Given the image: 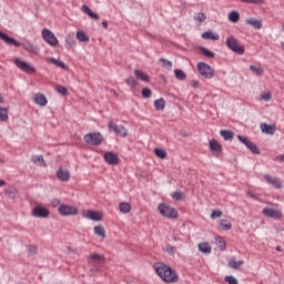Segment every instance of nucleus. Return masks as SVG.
<instances>
[{
  "label": "nucleus",
  "mask_w": 284,
  "mask_h": 284,
  "mask_svg": "<svg viewBox=\"0 0 284 284\" xmlns=\"http://www.w3.org/2000/svg\"><path fill=\"white\" fill-rule=\"evenodd\" d=\"M154 270L164 283H179V274L170 265L159 262L154 264Z\"/></svg>",
  "instance_id": "obj_1"
},
{
  "label": "nucleus",
  "mask_w": 284,
  "mask_h": 284,
  "mask_svg": "<svg viewBox=\"0 0 284 284\" xmlns=\"http://www.w3.org/2000/svg\"><path fill=\"white\" fill-rule=\"evenodd\" d=\"M158 210L161 216H164L165 219H179V212H176V209L170 206L169 204H159Z\"/></svg>",
  "instance_id": "obj_2"
},
{
  "label": "nucleus",
  "mask_w": 284,
  "mask_h": 284,
  "mask_svg": "<svg viewBox=\"0 0 284 284\" xmlns=\"http://www.w3.org/2000/svg\"><path fill=\"white\" fill-rule=\"evenodd\" d=\"M226 47L235 54H245V47H243L234 37H229L226 39Z\"/></svg>",
  "instance_id": "obj_3"
},
{
  "label": "nucleus",
  "mask_w": 284,
  "mask_h": 284,
  "mask_svg": "<svg viewBox=\"0 0 284 284\" xmlns=\"http://www.w3.org/2000/svg\"><path fill=\"white\" fill-rule=\"evenodd\" d=\"M84 141L88 145H101L103 143V135L100 132H91L84 135Z\"/></svg>",
  "instance_id": "obj_4"
},
{
  "label": "nucleus",
  "mask_w": 284,
  "mask_h": 284,
  "mask_svg": "<svg viewBox=\"0 0 284 284\" xmlns=\"http://www.w3.org/2000/svg\"><path fill=\"white\" fill-rule=\"evenodd\" d=\"M197 72L201 74V77H204V79H213L214 77V69L205 62L197 63Z\"/></svg>",
  "instance_id": "obj_5"
},
{
  "label": "nucleus",
  "mask_w": 284,
  "mask_h": 284,
  "mask_svg": "<svg viewBox=\"0 0 284 284\" xmlns=\"http://www.w3.org/2000/svg\"><path fill=\"white\" fill-rule=\"evenodd\" d=\"M58 212L61 216H77L79 214V210H77V207L68 204H61L58 207Z\"/></svg>",
  "instance_id": "obj_6"
},
{
  "label": "nucleus",
  "mask_w": 284,
  "mask_h": 284,
  "mask_svg": "<svg viewBox=\"0 0 284 284\" xmlns=\"http://www.w3.org/2000/svg\"><path fill=\"white\" fill-rule=\"evenodd\" d=\"M42 38L45 42L49 43L52 48L59 45V39H57V36H54L50 29H43L42 30Z\"/></svg>",
  "instance_id": "obj_7"
},
{
  "label": "nucleus",
  "mask_w": 284,
  "mask_h": 284,
  "mask_svg": "<svg viewBox=\"0 0 284 284\" xmlns=\"http://www.w3.org/2000/svg\"><path fill=\"white\" fill-rule=\"evenodd\" d=\"M14 63L17 68L22 70V72H27V74H34L37 72V69H34V67H31L30 64H28V62L20 60L19 58L14 60Z\"/></svg>",
  "instance_id": "obj_8"
},
{
  "label": "nucleus",
  "mask_w": 284,
  "mask_h": 284,
  "mask_svg": "<svg viewBox=\"0 0 284 284\" xmlns=\"http://www.w3.org/2000/svg\"><path fill=\"white\" fill-rule=\"evenodd\" d=\"M109 130L112 132H115L118 136L125 138L128 136V129L123 125H118L116 123H113L112 121L109 122L108 124Z\"/></svg>",
  "instance_id": "obj_9"
},
{
  "label": "nucleus",
  "mask_w": 284,
  "mask_h": 284,
  "mask_svg": "<svg viewBox=\"0 0 284 284\" xmlns=\"http://www.w3.org/2000/svg\"><path fill=\"white\" fill-rule=\"evenodd\" d=\"M262 214H264V216H267L268 219H281V216H283V213L281 211L270 207L263 209Z\"/></svg>",
  "instance_id": "obj_10"
},
{
  "label": "nucleus",
  "mask_w": 284,
  "mask_h": 284,
  "mask_svg": "<svg viewBox=\"0 0 284 284\" xmlns=\"http://www.w3.org/2000/svg\"><path fill=\"white\" fill-rule=\"evenodd\" d=\"M32 214L38 219H48V216H50V211L43 206H36Z\"/></svg>",
  "instance_id": "obj_11"
},
{
  "label": "nucleus",
  "mask_w": 284,
  "mask_h": 284,
  "mask_svg": "<svg viewBox=\"0 0 284 284\" xmlns=\"http://www.w3.org/2000/svg\"><path fill=\"white\" fill-rule=\"evenodd\" d=\"M264 179H265L266 183H268L270 185H273V187H275V190L283 189V182H281L278 180V178H274L270 174H265Z\"/></svg>",
  "instance_id": "obj_12"
},
{
  "label": "nucleus",
  "mask_w": 284,
  "mask_h": 284,
  "mask_svg": "<svg viewBox=\"0 0 284 284\" xmlns=\"http://www.w3.org/2000/svg\"><path fill=\"white\" fill-rule=\"evenodd\" d=\"M104 161L109 165H119V155L114 152H106L104 153Z\"/></svg>",
  "instance_id": "obj_13"
},
{
  "label": "nucleus",
  "mask_w": 284,
  "mask_h": 284,
  "mask_svg": "<svg viewBox=\"0 0 284 284\" xmlns=\"http://www.w3.org/2000/svg\"><path fill=\"white\" fill-rule=\"evenodd\" d=\"M210 150L213 152L214 156H219L221 152L223 151V146H221V143H219L216 140H210L209 142Z\"/></svg>",
  "instance_id": "obj_14"
},
{
  "label": "nucleus",
  "mask_w": 284,
  "mask_h": 284,
  "mask_svg": "<svg viewBox=\"0 0 284 284\" xmlns=\"http://www.w3.org/2000/svg\"><path fill=\"white\" fill-rule=\"evenodd\" d=\"M0 39L7 43V45H14L16 48H19L21 43L17 41L14 38L9 37L8 34L0 31Z\"/></svg>",
  "instance_id": "obj_15"
},
{
  "label": "nucleus",
  "mask_w": 284,
  "mask_h": 284,
  "mask_svg": "<svg viewBox=\"0 0 284 284\" xmlns=\"http://www.w3.org/2000/svg\"><path fill=\"white\" fill-rule=\"evenodd\" d=\"M260 129L264 134H270L271 136H274V134H276V125L274 124L262 123L260 125Z\"/></svg>",
  "instance_id": "obj_16"
},
{
  "label": "nucleus",
  "mask_w": 284,
  "mask_h": 284,
  "mask_svg": "<svg viewBox=\"0 0 284 284\" xmlns=\"http://www.w3.org/2000/svg\"><path fill=\"white\" fill-rule=\"evenodd\" d=\"M84 217L89 219L90 221H102L103 215L100 212H95V211L89 210L84 214Z\"/></svg>",
  "instance_id": "obj_17"
},
{
  "label": "nucleus",
  "mask_w": 284,
  "mask_h": 284,
  "mask_svg": "<svg viewBox=\"0 0 284 284\" xmlns=\"http://www.w3.org/2000/svg\"><path fill=\"white\" fill-rule=\"evenodd\" d=\"M57 178L59 181L68 182L70 181V171L68 169H59L57 172Z\"/></svg>",
  "instance_id": "obj_18"
},
{
  "label": "nucleus",
  "mask_w": 284,
  "mask_h": 284,
  "mask_svg": "<svg viewBox=\"0 0 284 284\" xmlns=\"http://www.w3.org/2000/svg\"><path fill=\"white\" fill-rule=\"evenodd\" d=\"M250 70L254 77H263V74H265V69L261 65L251 64Z\"/></svg>",
  "instance_id": "obj_19"
},
{
  "label": "nucleus",
  "mask_w": 284,
  "mask_h": 284,
  "mask_svg": "<svg viewBox=\"0 0 284 284\" xmlns=\"http://www.w3.org/2000/svg\"><path fill=\"white\" fill-rule=\"evenodd\" d=\"M34 103H37V105H41L42 108L48 105V99L45 98V95L43 93H37L36 98H34Z\"/></svg>",
  "instance_id": "obj_20"
},
{
  "label": "nucleus",
  "mask_w": 284,
  "mask_h": 284,
  "mask_svg": "<svg viewBox=\"0 0 284 284\" xmlns=\"http://www.w3.org/2000/svg\"><path fill=\"white\" fill-rule=\"evenodd\" d=\"M81 10H82V12H84V14H88V17H90L91 19H94L95 21H99V14L94 13L92 11V9H90V7H88L87 4H83Z\"/></svg>",
  "instance_id": "obj_21"
},
{
  "label": "nucleus",
  "mask_w": 284,
  "mask_h": 284,
  "mask_svg": "<svg viewBox=\"0 0 284 284\" xmlns=\"http://www.w3.org/2000/svg\"><path fill=\"white\" fill-rule=\"evenodd\" d=\"M246 23L247 26H252L253 28H255V30H261L263 28V22L254 18L246 19Z\"/></svg>",
  "instance_id": "obj_22"
},
{
  "label": "nucleus",
  "mask_w": 284,
  "mask_h": 284,
  "mask_svg": "<svg viewBox=\"0 0 284 284\" xmlns=\"http://www.w3.org/2000/svg\"><path fill=\"white\" fill-rule=\"evenodd\" d=\"M4 194L8 199H17V196H19V191H17V187L14 186H9L4 190Z\"/></svg>",
  "instance_id": "obj_23"
},
{
  "label": "nucleus",
  "mask_w": 284,
  "mask_h": 284,
  "mask_svg": "<svg viewBox=\"0 0 284 284\" xmlns=\"http://www.w3.org/2000/svg\"><path fill=\"white\" fill-rule=\"evenodd\" d=\"M48 63H52L53 65H57L58 68H61V70H68V65H65V62L57 60L54 58H48Z\"/></svg>",
  "instance_id": "obj_24"
},
{
  "label": "nucleus",
  "mask_w": 284,
  "mask_h": 284,
  "mask_svg": "<svg viewBox=\"0 0 284 284\" xmlns=\"http://www.w3.org/2000/svg\"><path fill=\"white\" fill-rule=\"evenodd\" d=\"M199 251L203 254H212V246L207 242H203L199 244Z\"/></svg>",
  "instance_id": "obj_25"
},
{
  "label": "nucleus",
  "mask_w": 284,
  "mask_h": 284,
  "mask_svg": "<svg viewBox=\"0 0 284 284\" xmlns=\"http://www.w3.org/2000/svg\"><path fill=\"white\" fill-rule=\"evenodd\" d=\"M119 210L122 214H130V212H132V205L128 202H122L119 204Z\"/></svg>",
  "instance_id": "obj_26"
},
{
  "label": "nucleus",
  "mask_w": 284,
  "mask_h": 284,
  "mask_svg": "<svg viewBox=\"0 0 284 284\" xmlns=\"http://www.w3.org/2000/svg\"><path fill=\"white\" fill-rule=\"evenodd\" d=\"M90 261L91 263H105V256L98 253H93L90 255Z\"/></svg>",
  "instance_id": "obj_27"
},
{
  "label": "nucleus",
  "mask_w": 284,
  "mask_h": 284,
  "mask_svg": "<svg viewBox=\"0 0 284 284\" xmlns=\"http://www.w3.org/2000/svg\"><path fill=\"white\" fill-rule=\"evenodd\" d=\"M220 134L224 139V141H232V139H234V132H232L231 130H222Z\"/></svg>",
  "instance_id": "obj_28"
},
{
  "label": "nucleus",
  "mask_w": 284,
  "mask_h": 284,
  "mask_svg": "<svg viewBox=\"0 0 284 284\" xmlns=\"http://www.w3.org/2000/svg\"><path fill=\"white\" fill-rule=\"evenodd\" d=\"M241 19V13H239V11H231L229 13V21H231L232 23H239Z\"/></svg>",
  "instance_id": "obj_29"
},
{
  "label": "nucleus",
  "mask_w": 284,
  "mask_h": 284,
  "mask_svg": "<svg viewBox=\"0 0 284 284\" xmlns=\"http://www.w3.org/2000/svg\"><path fill=\"white\" fill-rule=\"evenodd\" d=\"M31 161L32 163H36V165L45 166V160L43 159V155H32Z\"/></svg>",
  "instance_id": "obj_30"
},
{
  "label": "nucleus",
  "mask_w": 284,
  "mask_h": 284,
  "mask_svg": "<svg viewBox=\"0 0 284 284\" xmlns=\"http://www.w3.org/2000/svg\"><path fill=\"white\" fill-rule=\"evenodd\" d=\"M134 74L136 79H140V81H144V82L150 81V77H148L145 73H143V71L139 69H135Z\"/></svg>",
  "instance_id": "obj_31"
},
{
  "label": "nucleus",
  "mask_w": 284,
  "mask_h": 284,
  "mask_svg": "<svg viewBox=\"0 0 284 284\" xmlns=\"http://www.w3.org/2000/svg\"><path fill=\"white\" fill-rule=\"evenodd\" d=\"M24 50L27 52H32V54H39V48H37L30 42L24 43Z\"/></svg>",
  "instance_id": "obj_32"
},
{
  "label": "nucleus",
  "mask_w": 284,
  "mask_h": 284,
  "mask_svg": "<svg viewBox=\"0 0 284 284\" xmlns=\"http://www.w3.org/2000/svg\"><path fill=\"white\" fill-rule=\"evenodd\" d=\"M202 38L211 41H219V34H214L212 31L204 32Z\"/></svg>",
  "instance_id": "obj_33"
},
{
  "label": "nucleus",
  "mask_w": 284,
  "mask_h": 284,
  "mask_svg": "<svg viewBox=\"0 0 284 284\" xmlns=\"http://www.w3.org/2000/svg\"><path fill=\"white\" fill-rule=\"evenodd\" d=\"M154 108L155 110H165V99L161 98L154 101Z\"/></svg>",
  "instance_id": "obj_34"
},
{
  "label": "nucleus",
  "mask_w": 284,
  "mask_h": 284,
  "mask_svg": "<svg viewBox=\"0 0 284 284\" xmlns=\"http://www.w3.org/2000/svg\"><path fill=\"white\" fill-rule=\"evenodd\" d=\"M77 39H78V41H81L82 43H88V41H90V37H88V34H85V32H83V31L77 32Z\"/></svg>",
  "instance_id": "obj_35"
},
{
  "label": "nucleus",
  "mask_w": 284,
  "mask_h": 284,
  "mask_svg": "<svg viewBox=\"0 0 284 284\" xmlns=\"http://www.w3.org/2000/svg\"><path fill=\"white\" fill-rule=\"evenodd\" d=\"M174 74L175 79H178L179 81H185V79H187V75L181 69H175Z\"/></svg>",
  "instance_id": "obj_36"
},
{
  "label": "nucleus",
  "mask_w": 284,
  "mask_h": 284,
  "mask_svg": "<svg viewBox=\"0 0 284 284\" xmlns=\"http://www.w3.org/2000/svg\"><path fill=\"white\" fill-rule=\"evenodd\" d=\"M94 234L101 236V239H105V229L101 225L94 226Z\"/></svg>",
  "instance_id": "obj_37"
},
{
  "label": "nucleus",
  "mask_w": 284,
  "mask_h": 284,
  "mask_svg": "<svg viewBox=\"0 0 284 284\" xmlns=\"http://www.w3.org/2000/svg\"><path fill=\"white\" fill-rule=\"evenodd\" d=\"M245 262H243V261H237L236 262V260H231L230 262H229V267H231V270H239V267L241 266V265H243Z\"/></svg>",
  "instance_id": "obj_38"
},
{
  "label": "nucleus",
  "mask_w": 284,
  "mask_h": 284,
  "mask_svg": "<svg viewBox=\"0 0 284 284\" xmlns=\"http://www.w3.org/2000/svg\"><path fill=\"white\" fill-rule=\"evenodd\" d=\"M215 241H216V245H217V247L220 248V250H225L226 247H227V243L223 240V237H221V236H217L216 239H215Z\"/></svg>",
  "instance_id": "obj_39"
},
{
  "label": "nucleus",
  "mask_w": 284,
  "mask_h": 284,
  "mask_svg": "<svg viewBox=\"0 0 284 284\" xmlns=\"http://www.w3.org/2000/svg\"><path fill=\"white\" fill-rule=\"evenodd\" d=\"M220 225L223 230H225L226 232L232 230V222H230V220H221L220 221Z\"/></svg>",
  "instance_id": "obj_40"
},
{
  "label": "nucleus",
  "mask_w": 284,
  "mask_h": 284,
  "mask_svg": "<svg viewBox=\"0 0 284 284\" xmlns=\"http://www.w3.org/2000/svg\"><path fill=\"white\" fill-rule=\"evenodd\" d=\"M154 154H155V156H158L159 159H165V158L168 156V152H165V150L159 149V148H155V149H154Z\"/></svg>",
  "instance_id": "obj_41"
},
{
  "label": "nucleus",
  "mask_w": 284,
  "mask_h": 284,
  "mask_svg": "<svg viewBox=\"0 0 284 284\" xmlns=\"http://www.w3.org/2000/svg\"><path fill=\"white\" fill-rule=\"evenodd\" d=\"M55 92H58V94H62V97H68L69 92H68V88L59 84L55 87Z\"/></svg>",
  "instance_id": "obj_42"
},
{
  "label": "nucleus",
  "mask_w": 284,
  "mask_h": 284,
  "mask_svg": "<svg viewBox=\"0 0 284 284\" xmlns=\"http://www.w3.org/2000/svg\"><path fill=\"white\" fill-rule=\"evenodd\" d=\"M200 50L204 57H207V59H214V52L207 50V48L200 47Z\"/></svg>",
  "instance_id": "obj_43"
},
{
  "label": "nucleus",
  "mask_w": 284,
  "mask_h": 284,
  "mask_svg": "<svg viewBox=\"0 0 284 284\" xmlns=\"http://www.w3.org/2000/svg\"><path fill=\"white\" fill-rule=\"evenodd\" d=\"M246 148L251 150L253 154H261V150H258V146H256V144H254L252 141L246 145Z\"/></svg>",
  "instance_id": "obj_44"
},
{
  "label": "nucleus",
  "mask_w": 284,
  "mask_h": 284,
  "mask_svg": "<svg viewBox=\"0 0 284 284\" xmlns=\"http://www.w3.org/2000/svg\"><path fill=\"white\" fill-rule=\"evenodd\" d=\"M160 62L162 63V68H165V70H172V61L161 58Z\"/></svg>",
  "instance_id": "obj_45"
},
{
  "label": "nucleus",
  "mask_w": 284,
  "mask_h": 284,
  "mask_svg": "<svg viewBox=\"0 0 284 284\" xmlns=\"http://www.w3.org/2000/svg\"><path fill=\"white\" fill-rule=\"evenodd\" d=\"M0 121H8V109L0 108Z\"/></svg>",
  "instance_id": "obj_46"
},
{
  "label": "nucleus",
  "mask_w": 284,
  "mask_h": 284,
  "mask_svg": "<svg viewBox=\"0 0 284 284\" xmlns=\"http://www.w3.org/2000/svg\"><path fill=\"white\" fill-rule=\"evenodd\" d=\"M205 19H207V16H205V13H203V12H199L194 17V20L197 21L199 23H203V21H205Z\"/></svg>",
  "instance_id": "obj_47"
},
{
  "label": "nucleus",
  "mask_w": 284,
  "mask_h": 284,
  "mask_svg": "<svg viewBox=\"0 0 284 284\" xmlns=\"http://www.w3.org/2000/svg\"><path fill=\"white\" fill-rule=\"evenodd\" d=\"M142 97L143 99L152 98V90L150 88L142 89Z\"/></svg>",
  "instance_id": "obj_48"
},
{
  "label": "nucleus",
  "mask_w": 284,
  "mask_h": 284,
  "mask_svg": "<svg viewBox=\"0 0 284 284\" xmlns=\"http://www.w3.org/2000/svg\"><path fill=\"white\" fill-rule=\"evenodd\" d=\"M125 83H128V85H130L131 88H136V85H139V82H136L134 77H130L129 79H126Z\"/></svg>",
  "instance_id": "obj_49"
},
{
  "label": "nucleus",
  "mask_w": 284,
  "mask_h": 284,
  "mask_svg": "<svg viewBox=\"0 0 284 284\" xmlns=\"http://www.w3.org/2000/svg\"><path fill=\"white\" fill-rule=\"evenodd\" d=\"M172 199H174L175 201H183V192L181 191H175L172 194Z\"/></svg>",
  "instance_id": "obj_50"
},
{
  "label": "nucleus",
  "mask_w": 284,
  "mask_h": 284,
  "mask_svg": "<svg viewBox=\"0 0 284 284\" xmlns=\"http://www.w3.org/2000/svg\"><path fill=\"white\" fill-rule=\"evenodd\" d=\"M224 281L229 284H239V281L232 275L225 276Z\"/></svg>",
  "instance_id": "obj_51"
},
{
  "label": "nucleus",
  "mask_w": 284,
  "mask_h": 284,
  "mask_svg": "<svg viewBox=\"0 0 284 284\" xmlns=\"http://www.w3.org/2000/svg\"><path fill=\"white\" fill-rule=\"evenodd\" d=\"M223 216V212L220 210H215L211 214V219H221Z\"/></svg>",
  "instance_id": "obj_52"
},
{
  "label": "nucleus",
  "mask_w": 284,
  "mask_h": 284,
  "mask_svg": "<svg viewBox=\"0 0 284 284\" xmlns=\"http://www.w3.org/2000/svg\"><path fill=\"white\" fill-rule=\"evenodd\" d=\"M166 252L170 256H174V254H176V248L172 245H166Z\"/></svg>",
  "instance_id": "obj_53"
},
{
  "label": "nucleus",
  "mask_w": 284,
  "mask_h": 284,
  "mask_svg": "<svg viewBox=\"0 0 284 284\" xmlns=\"http://www.w3.org/2000/svg\"><path fill=\"white\" fill-rule=\"evenodd\" d=\"M261 99H263V101H271L272 100V92L268 91L266 93H262Z\"/></svg>",
  "instance_id": "obj_54"
},
{
  "label": "nucleus",
  "mask_w": 284,
  "mask_h": 284,
  "mask_svg": "<svg viewBox=\"0 0 284 284\" xmlns=\"http://www.w3.org/2000/svg\"><path fill=\"white\" fill-rule=\"evenodd\" d=\"M65 43L69 45V48H74V45H77V41H74L72 38H67Z\"/></svg>",
  "instance_id": "obj_55"
},
{
  "label": "nucleus",
  "mask_w": 284,
  "mask_h": 284,
  "mask_svg": "<svg viewBox=\"0 0 284 284\" xmlns=\"http://www.w3.org/2000/svg\"><path fill=\"white\" fill-rule=\"evenodd\" d=\"M237 139L241 141V143H244V145H247L251 142L247 136L237 135Z\"/></svg>",
  "instance_id": "obj_56"
},
{
  "label": "nucleus",
  "mask_w": 284,
  "mask_h": 284,
  "mask_svg": "<svg viewBox=\"0 0 284 284\" xmlns=\"http://www.w3.org/2000/svg\"><path fill=\"white\" fill-rule=\"evenodd\" d=\"M29 254H31V256L37 254V246L34 244L29 245Z\"/></svg>",
  "instance_id": "obj_57"
},
{
  "label": "nucleus",
  "mask_w": 284,
  "mask_h": 284,
  "mask_svg": "<svg viewBox=\"0 0 284 284\" xmlns=\"http://www.w3.org/2000/svg\"><path fill=\"white\" fill-rule=\"evenodd\" d=\"M51 205H52V207H59V205H61V200H59V199L52 200Z\"/></svg>",
  "instance_id": "obj_58"
},
{
  "label": "nucleus",
  "mask_w": 284,
  "mask_h": 284,
  "mask_svg": "<svg viewBox=\"0 0 284 284\" xmlns=\"http://www.w3.org/2000/svg\"><path fill=\"white\" fill-rule=\"evenodd\" d=\"M242 3H263V0H241Z\"/></svg>",
  "instance_id": "obj_59"
},
{
  "label": "nucleus",
  "mask_w": 284,
  "mask_h": 284,
  "mask_svg": "<svg viewBox=\"0 0 284 284\" xmlns=\"http://www.w3.org/2000/svg\"><path fill=\"white\" fill-rule=\"evenodd\" d=\"M275 161H283V162H284V154L277 155V156L275 158Z\"/></svg>",
  "instance_id": "obj_60"
},
{
  "label": "nucleus",
  "mask_w": 284,
  "mask_h": 284,
  "mask_svg": "<svg viewBox=\"0 0 284 284\" xmlns=\"http://www.w3.org/2000/svg\"><path fill=\"white\" fill-rule=\"evenodd\" d=\"M102 26H103V28L105 29V30H108V21H102Z\"/></svg>",
  "instance_id": "obj_61"
},
{
  "label": "nucleus",
  "mask_w": 284,
  "mask_h": 284,
  "mask_svg": "<svg viewBox=\"0 0 284 284\" xmlns=\"http://www.w3.org/2000/svg\"><path fill=\"white\" fill-rule=\"evenodd\" d=\"M3 185H6V181L0 180V187H3Z\"/></svg>",
  "instance_id": "obj_62"
},
{
  "label": "nucleus",
  "mask_w": 284,
  "mask_h": 284,
  "mask_svg": "<svg viewBox=\"0 0 284 284\" xmlns=\"http://www.w3.org/2000/svg\"><path fill=\"white\" fill-rule=\"evenodd\" d=\"M276 252H281V246L275 247Z\"/></svg>",
  "instance_id": "obj_63"
},
{
  "label": "nucleus",
  "mask_w": 284,
  "mask_h": 284,
  "mask_svg": "<svg viewBox=\"0 0 284 284\" xmlns=\"http://www.w3.org/2000/svg\"><path fill=\"white\" fill-rule=\"evenodd\" d=\"M0 103H3V95L0 94Z\"/></svg>",
  "instance_id": "obj_64"
}]
</instances>
